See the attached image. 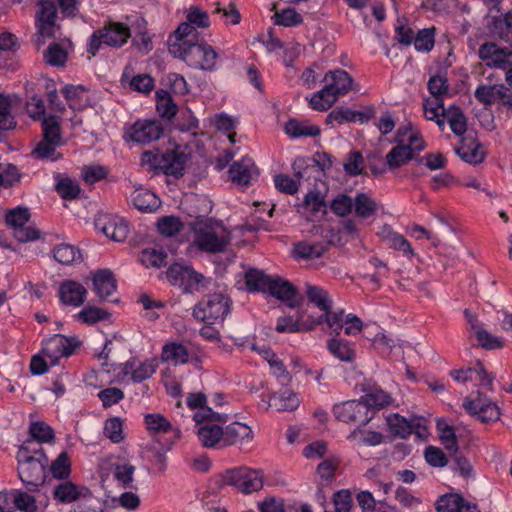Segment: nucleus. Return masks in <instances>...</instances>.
I'll return each mask as SVG.
<instances>
[{
	"label": "nucleus",
	"instance_id": "53",
	"mask_svg": "<svg viewBox=\"0 0 512 512\" xmlns=\"http://www.w3.org/2000/svg\"><path fill=\"white\" fill-rule=\"evenodd\" d=\"M50 471L55 479L65 480L70 476L71 462L66 452L60 453L51 463Z\"/></svg>",
	"mask_w": 512,
	"mask_h": 512
},
{
	"label": "nucleus",
	"instance_id": "59",
	"mask_svg": "<svg viewBox=\"0 0 512 512\" xmlns=\"http://www.w3.org/2000/svg\"><path fill=\"white\" fill-rule=\"evenodd\" d=\"M354 209L358 216L368 217L375 214L377 203L367 194H358L353 201Z\"/></svg>",
	"mask_w": 512,
	"mask_h": 512
},
{
	"label": "nucleus",
	"instance_id": "32",
	"mask_svg": "<svg viewBox=\"0 0 512 512\" xmlns=\"http://www.w3.org/2000/svg\"><path fill=\"white\" fill-rule=\"evenodd\" d=\"M373 115V110H369V112H357V110H352V108L336 106V108H333L328 114L326 123H334V121H338V123H344V121H360L361 123H365V121H369Z\"/></svg>",
	"mask_w": 512,
	"mask_h": 512
},
{
	"label": "nucleus",
	"instance_id": "51",
	"mask_svg": "<svg viewBox=\"0 0 512 512\" xmlns=\"http://www.w3.org/2000/svg\"><path fill=\"white\" fill-rule=\"evenodd\" d=\"M43 139L61 143V126L57 116H47L42 119Z\"/></svg>",
	"mask_w": 512,
	"mask_h": 512
},
{
	"label": "nucleus",
	"instance_id": "40",
	"mask_svg": "<svg viewBox=\"0 0 512 512\" xmlns=\"http://www.w3.org/2000/svg\"><path fill=\"white\" fill-rule=\"evenodd\" d=\"M285 132L292 138L299 136H319L321 129L319 125H314L309 120H289L285 124Z\"/></svg>",
	"mask_w": 512,
	"mask_h": 512
},
{
	"label": "nucleus",
	"instance_id": "63",
	"mask_svg": "<svg viewBox=\"0 0 512 512\" xmlns=\"http://www.w3.org/2000/svg\"><path fill=\"white\" fill-rule=\"evenodd\" d=\"M104 434L113 443H120L124 439L123 423L120 418H110L105 422Z\"/></svg>",
	"mask_w": 512,
	"mask_h": 512
},
{
	"label": "nucleus",
	"instance_id": "9",
	"mask_svg": "<svg viewBox=\"0 0 512 512\" xmlns=\"http://www.w3.org/2000/svg\"><path fill=\"white\" fill-rule=\"evenodd\" d=\"M307 296L316 307L320 309L322 314L320 320H360L357 313H348L344 306H336L329 292L324 291L321 287H308Z\"/></svg>",
	"mask_w": 512,
	"mask_h": 512
},
{
	"label": "nucleus",
	"instance_id": "47",
	"mask_svg": "<svg viewBox=\"0 0 512 512\" xmlns=\"http://www.w3.org/2000/svg\"><path fill=\"white\" fill-rule=\"evenodd\" d=\"M54 498L60 503H72L81 496V489L70 481L60 483L53 492Z\"/></svg>",
	"mask_w": 512,
	"mask_h": 512
},
{
	"label": "nucleus",
	"instance_id": "6",
	"mask_svg": "<svg viewBox=\"0 0 512 512\" xmlns=\"http://www.w3.org/2000/svg\"><path fill=\"white\" fill-rule=\"evenodd\" d=\"M130 36V29L127 25L120 22H109L103 28L92 33L86 51L95 56L103 44L120 48L128 41Z\"/></svg>",
	"mask_w": 512,
	"mask_h": 512
},
{
	"label": "nucleus",
	"instance_id": "48",
	"mask_svg": "<svg viewBox=\"0 0 512 512\" xmlns=\"http://www.w3.org/2000/svg\"><path fill=\"white\" fill-rule=\"evenodd\" d=\"M198 437L205 447H214L223 436V429L217 424L206 423L198 429Z\"/></svg>",
	"mask_w": 512,
	"mask_h": 512
},
{
	"label": "nucleus",
	"instance_id": "52",
	"mask_svg": "<svg viewBox=\"0 0 512 512\" xmlns=\"http://www.w3.org/2000/svg\"><path fill=\"white\" fill-rule=\"evenodd\" d=\"M183 222L177 216H163L157 222V229L160 234L171 237L182 231Z\"/></svg>",
	"mask_w": 512,
	"mask_h": 512
},
{
	"label": "nucleus",
	"instance_id": "35",
	"mask_svg": "<svg viewBox=\"0 0 512 512\" xmlns=\"http://www.w3.org/2000/svg\"><path fill=\"white\" fill-rule=\"evenodd\" d=\"M60 299L64 304L79 306L84 302L86 289L75 281H66L60 286Z\"/></svg>",
	"mask_w": 512,
	"mask_h": 512
},
{
	"label": "nucleus",
	"instance_id": "42",
	"mask_svg": "<svg viewBox=\"0 0 512 512\" xmlns=\"http://www.w3.org/2000/svg\"><path fill=\"white\" fill-rule=\"evenodd\" d=\"M156 110L161 118L167 120H171L176 115L178 107L167 90L156 91Z\"/></svg>",
	"mask_w": 512,
	"mask_h": 512
},
{
	"label": "nucleus",
	"instance_id": "26",
	"mask_svg": "<svg viewBox=\"0 0 512 512\" xmlns=\"http://www.w3.org/2000/svg\"><path fill=\"white\" fill-rule=\"evenodd\" d=\"M258 353L269 365L271 374L274 375L279 383L282 385L289 383L291 375L289 370L285 367L284 361L281 359L280 355H277V353H275L274 350H271V348H259Z\"/></svg>",
	"mask_w": 512,
	"mask_h": 512
},
{
	"label": "nucleus",
	"instance_id": "39",
	"mask_svg": "<svg viewBox=\"0 0 512 512\" xmlns=\"http://www.w3.org/2000/svg\"><path fill=\"white\" fill-rule=\"evenodd\" d=\"M444 111H446V108L444 107V103L441 99H436V97H432V99H424L423 112L426 119H429V121H435L436 125H438L442 130L445 128Z\"/></svg>",
	"mask_w": 512,
	"mask_h": 512
},
{
	"label": "nucleus",
	"instance_id": "7",
	"mask_svg": "<svg viewBox=\"0 0 512 512\" xmlns=\"http://www.w3.org/2000/svg\"><path fill=\"white\" fill-rule=\"evenodd\" d=\"M168 281L182 289L184 293L204 291L211 280L195 271L191 265L174 263L166 271Z\"/></svg>",
	"mask_w": 512,
	"mask_h": 512
},
{
	"label": "nucleus",
	"instance_id": "41",
	"mask_svg": "<svg viewBox=\"0 0 512 512\" xmlns=\"http://www.w3.org/2000/svg\"><path fill=\"white\" fill-rule=\"evenodd\" d=\"M469 333L476 337L478 344L484 349H501L504 345L499 336H494L488 330L482 329L478 323H471Z\"/></svg>",
	"mask_w": 512,
	"mask_h": 512
},
{
	"label": "nucleus",
	"instance_id": "17",
	"mask_svg": "<svg viewBox=\"0 0 512 512\" xmlns=\"http://www.w3.org/2000/svg\"><path fill=\"white\" fill-rule=\"evenodd\" d=\"M450 375L457 383L463 385L471 383L480 387H488V385H492L494 380L493 376L483 367L481 361H477L474 367L453 368L450 370Z\"/></svg>",
	"mask_w": 512,
	"mask_h": 512
},
{
	"label": "nucleus",
	"instance_id": "58",
	"mask_svg": "<svg viewBox=\"0 0 512 512\" xmlns=\"http://www.w3.org/2000/svg\"><path fill=\"white\" fill-rule=\"evenodd\" d=\"M44 60L51 66L60 67L66 63L67 53L60 44L53 43L45 51Z\"/></svg>",
	"mask_w": 512,
	"mask_h": 512
},
{
	"label": "nucleus",
	"instance_id": "38",
	"mask_svg": "<svg viewBox=\"0 0 512 512\" xmlns=\"http://www.w3.org/2000/svg\"><path fill=\"white\" fill-rule=\"evenodd\" d=\"M253 430L250 426L234 422L229 424L223 430V440L227 445H235L242 442L244 439L252 438Z\"/></svg>",
	"mask_w": 512,
	"mask_h": 512
},
{
	"label": "nucleus",
	"instance_id": "24",
	"mask_svg": "<svg viewBox=\"0 0 512 512\" xmlns=\"http://www.w3.org/2000/svg\"><path fill=\"white\" fill-rule=\"evenodd\" d=\"M158 367V362L155 358L146 359L143 362L137 360L127 361L122 368V373L125 376H130L133 382L140 383L150 378Z\"/></svg>",
	"mask_w": 512,
	"mask_h": 512
},
{
	"label": "nucleus",
	"instance_id": "10",
	"mask_svg": "<svg viewBox=\"0 0 512 512\" xmlns=\"http://www.w3.org/2000/svg\"><path fill=\"white\" fill-rule=\"evenodd\" d=\"M292 169L295 178L284 173L274 177L275 186L283 193H296L303 178L311 179V176L318 178L321 172L317 165H309L305 158H296L292 163Z\"/></svg>",
	"mask_w": 512,
	"mask_h": 512
},
{
	"label": "nucleus",
	"instance_id": "37",
	"mask_svg": "<svg viewBox=\"0 0 512 512\" xmlns=\"http://www.w3.org/2000/svg\"><path fill=\"white\" fill-rule=\"evenodd\" d=\"M386 422L393 434L396 436H400L401 438H407L412 434L414 428L421 427L420 424H417L416 420H407L401 414H389L386 418Z\"/></svg>",
	"mask_w": 512,
	"mask_h": 512
},
{
	"label": "nucleus",
	"instance_id": "8",
	"mask_svg": "<svg viewBox=\"0 0 512 512\" xmlns=\"http://www.w3.org/2000/svg\"><path fill=\"white\" fill-rule=\"evenodd\" d=\"M258 290L274 295L289 307H296L301 300L299 292L291 281L283 279L280 275L265 274L263 270H258Z\"/></svg>",
	"mask_w": 512,
	"mask_h": 512
},
{
	"label": "nucleus",
	"instance_id": "45",
	"mask_svg": "<svg viewBox=\"0 0 512 512\" xmlns=\"http://www.w3.org/2000/svg\"><path fill=\"white\" fill-rule=\"evenodd\" d=\"M301 404V399L297 393L294 391H283V393H275L272 395L268 401V405L270 407H275V409H296Z\"/></svg>",
	"mask_w": 512,
	"mask_h": 512
},
{
	"label": "nucleus",
	"instance_id": "49",
	"mask_svg": "<svg viewBox=\"0 0 512 512\" xmlns=\"http://www.w3.org/2000/svg\"><path fill=\"white\" fill-rule=\"evenodd\" d=\"M55 190L60 195V197L65 200L76 199L81 192L79 184L69 177L59 178L55 184Z\"/></svg>",
	"mask_w": 512,
	"mask_h": 512
},
{
	"label": "nucleus",
	"instance_id": "14",
	"mask_svg": "<svg viewBox=\"0 0 512 512\" xmlns=\"http://www.w3.org/2000/svg\"><path fill=\"white\" fill-rule=\"evenodd\" d=\"M74 339L62 335H55L42 343L40 352L49 360L50 365L59 364L62 358L71 356L78 346Z\"/></svg>",
	"mask_w": 512,
	"mask_h": 512
},
{
	"label": "nucleus",
	"instance_id": "60",
	"mask_svg": "<svg viewBox=\"0 0 512 512\" xmlns=\"http://www.w3.org/2000/svg\"><path fill=\"white\" fill-rule=\"evenodd\" d=\"M33 440L39 443L50 442L54 438L53 429L45 422H33L29 428Z\"/></svg>",
	"mask_w": 512,
	"mask_h": 512
},
{
	"label": "nucleus",
	"instance_id": "29",
	"mask_svg": "<svg viewBox=\"0 0 512 512\" xmlns=\"http://www.w3.org/2000/svg\"><path fill=\"white\" fill-rule=\"evenodd\" d=\"M316 165L320 170L319 176L318 178L313 177V179H315L314 188L313 190H309L304 198L305 206H309L312 210H315V212L321 210L322 206H324L326 191V184L321 180L326 163H316Z\"/></svg>",
	"mask_w": 512,
	"mask_h": 512
},
{
	"label": "nucleus",
	"instance_id": "11",
	"mask_svg": "<svg viewBox=\"0 0 512 512\" xmlns=\"http://www.w3.org/2000/svg\"><path fill=\"white\" fill-rule=\"evenodd\" d=\"M230 299L221 294L208 295L193 310L195 320H224L230 313Z\"/></svg>",
	"mask_w": 512,
	"mask_h": 512
},
{
	"label": "nucleus",
	"instance_id": "30",
	"mask_svg": "<svg viewBox=\"0 0 512 512\" xmlns=\"http://www.w3.org/2000/svg\"><path fill=\"white\" fill-rule=\"evenodd\" d=\"M327 248L326 241H298L292 247V254L296 259H313L325 254Z\"/></svg>",
	"mask_w": 512,
	"mask_h": 512
},
{
	"label": "nucleus",
	"instance_id": "33",
	"mask_svg": "<svg viewBox=\"0 0 512 512\" xmlns=\"http://www.w3.org/2000/svg\"><path fill=\"white\" fill-rule=\"evenodd\" d=\"M133 206L144 213L155 212L161 205V201L156 194L147 189H136L131 194Z\"/></svg>",
	"mask_w": 512,
	"mask_h": 512
},
{
	"label": "nucleus",
	"instance_id": "12",
	"mask_svg": "<svg viewBox=\"0 0 512 512\" xmlns=\"http://www.w3.org/2000/svg\"><path fill=\"white\" fill-rule=\"evenodd\" d=\"M462 406L470 415H474L483 423L498 421L501 417L500 406L483 393H477L475 397H466Z\"/></svg>",
	"mask_w": 512,
	"mask_h": 512
},
{
	"label": "nucleus",
	"instance_id": "57",
	"mask_svg": "<svg viewBox=\"0 0 512 512\" xmlns=\"http://www.w3.org/2000/svg\"><path fill=\"white\" fill-rule=\"evenodd\" d=\"M349 438L357 444L377 445L383 442V435L379 431H369V429H354Z\"/></svg>",
	"mask_w": 512,
	"mask_h": 512
},
{
	"label": "nucleus",
	"instance_id": "44",
	"mask_svg": "<svg viewBox=\"0 0 512 512\" xmlns=\"http://www.w3.org/2000/svg\"><path fill=\"white\" fill-rule=\"evenodd\" d=\"M380 236L383 240H386L390 246L401 250L404 254H414L410 241L402 234H397L392 230L391 226H383L380 232Z\"/></svg>",
	"mask_w": 512,
	"mask_h": 512
},
{
	"label": "nucleus",
	"instance_id": "13",
	"mask_svg": "<svg viewBox=\"0 0 512 512\" xmlns=\"http://www.w3.org/2000/svg\"><path fill=\"white\" fill-rule=\"evenodd\" d=\"M29 218V210L23 207L11 209L6 214V223L12 227L14 237L21 243L34 241L40 237L39 230L25 226Z\"/></svg>",
	"mask_w": 512,
	"mask_h": 512
},
{
	"label": "nucleus",
	"instance_id": "15",
	"mask_svg": "<svg viewBox=\"0 0 512 512\" xmlns=\"http://www.w3.org/2000/svg\"><path fill=\"white\" fill-rule=\"evenodd\" d=\"M57 17V6L53 0H39L35 14V26L38 34L45 38L55 37Z\"/></svg>",
	"mask_w": 512,
	"mask_h": 512
},
{
	"label": "nucleus",
	"instance_id": "5",
	"mask_svg": "<svg viewBox=\"0 0 512 512\" xmlns=\"http://www.w3.org/2000/svg\"><path fill=\"white\" fill-rule=\"evenodd\" d=\"M31 444L26 441L18 451V475L29 491L36 492L45 482L47 458L44 454L40 457L30 455Z\"/></svg>",
	"mask_w": 512,
	"mask_h": 512
},
{
	"label": "nucleus",
	"instance_id": "56",
	"mask_svg": "<svg viewBox=\"0 0 512 512\" xmlns=\"http://www.w3.org/2000/svg\"><path fill=\"white\" fill-rule=\"evenodd\" d=\"M213 15H219L220 20L224 24L236 25L240 23L241 15L234 4L229 3L227 6H221L220 3L215 4V8L212 10Z\"/></svg>",
	"mask_w": 512,
	"mask_h": 512
},
{
	"label": "nucleus",
	"instance_id": "34",
	"mask_svg": "<svg viewBox=\"0 0 512 512\" xmlns=\"http://www.w3.org/2000/svg\"><path fill=\"white\" fill-rule=\"evenodd\" d=\"M456 153L467 163L473 164L482 163L485 157L481 144L474 141L472 137L462 139L460 146L456 148Z\"/></svg>",
	"mask_w": 512,
	"mask_h": 512
},
{
	"label": "nucleus",
	"instance_id": "18",
	"mask_svg": "<svg viewBox=\"0 0 512 512\" xmlns=\"http://www.w3.org/2000/svg\"><path fill=\"white\" fill-rule=\"evenodd\" d=\"M187 21L181 23L175 31L177 40L184 38H197L198 28H207L210 26L209 16L206 11L202 10L197 6H193L189 9L186 16Z\"/></svg>",
	"mask_w": 512,
	"mask_h": 512
},
{
	"label": "nucleus",
	"instance_id": "55",
	"mask_svg": "<svg viewBox=\"0 0 512 512\" xmlns=\"http://www.w3.org/2000/svg\"><path fill=\"white\" fill-rule=\"evenodd\" d=\"M60 144L61 143L59 142L43 139L37 144L32 154L37 159H49L51 161H56L61 157V155L56 152V147Z\"/></svg>",
	"mask_w": 512,
	"mask_h": 512
},
{
	"label": "nucleus",
	"instance_id": "19",
	"mask_svg": "<svg viewBox=\"0 0 512 512\" xmlns=\"http://www.w3.org/2000/svg\"><path fill=\"white\" fill-rule=\"evenodd\" d=\"M480 60L489 67H499L506 69L510 66V58H512V49L501 48L495 42H484L478 50Z\"/></svg>",
	"mask_w": 512,
	"mask_h": 512
},
{
	"label": "nucleus",
	"instance_id": "20",
	"mask_svg": "<svg viewBox=\"0 0 512 512\" xmlns=\"http://www.w3.org/2000/svg\"><path fill=\"white\" fill-rule=\"evenodd\" d=\"M164 129L158 120H138L130 128L129 138L139 144H149L160 139Z\"/></svg>",
	"mask_w": 512,
	"mask_h": 512
},
{
	"label": "nucleus",
	"instance_id": "36",
	"mask_svg": "<svg viewBox=\"0 0 512 512\" xmlns=\"http://www.w3.org/2000/svg\"><path fill=\"white\" fill-rule=\"evenodd\" d=\"M161 359L163 362H167L172 365H181L188 362L189 353L183 344L170 342L163 346Z\"/></svg>",
	"mask_w": 512,
	"mask_h": 512
},
{
	"label": "nucleus",
	"instance_id": "4",
	"mask_svg": "<svg viewBox=\"0 0 512 512\" xmlns=\"http://www.w3.org/2000/svg\"><path fill=\"white\" fill-rule=\"evenodd\" d=\"M324 87L316 91L309 100L311 107L314 109H329L335 104L341 94H347L352 84L353 78L347 70H331L324 76Z\"/></svg>",
	"mask_w": 512,
	"mask_h": 512
},
{
	"label": "nucleus",
	"instance_id": "62",
	"mask_svg": "<svg viewBox=\"0 0 512 512\" xmlns=\"http://www.w3.org/2000/svg\"><path fill=\"white\" fill-rule=\"evenodd\" d=\"M328 349L340 360H353L355 356V351L350 348L349 344L338 340V338H331L328 341Z\"/></svg>",
	"mask_w": 512,
	"mask_h": 512
},
{
	"label": "nucleus",
	"instance_id": "25",
	"mask_svg": "<svg viewBox=\"0 0 512 512\" xmlns=\"http://www.w3.org/2000/svg\"><path fill=\"white\" fill-rule=\"evenodd\" d=\"M187 159V155L178 148L168 150L165 153H163L161 171L165 175H170L174 176L175 178H179L183 176Z\"/></svg>",
	"mask_w": 512,
	"mask_h": 512
},
{
	"label": "nucleus",
	"instance_id": "21",
	"mask_svg": "<svg viewBox=\"0 0 512 512\" xmlns=\"http://www.w3.org/2000/svg\"><path fill=\"white\" fill-rule=\"evenodd\" d=\"M333 413L336 419L345 423H367V406L363 405V397L359 401H344L333 406Z\"/></svg>",
	"mask_w": 512,
	"mask_h": 512
},
{
	"label": "nucleus",
	"instance_id": "16",
	"mask_svg": "<svg viewBox=\"0 0 512 512\" xmlns=\"http://www.w3.org/2000/svg\"><path fill=\"white\" fill-rule=\"evenodd\" d=\"M220 478L224 485L232 486L245 495L256 491V471L251 468L242 466L229 469L221 473Z\"/></svg>",
	"mask_w": 512,
	"mask_h": 512
},
{
	"label": "nucleus",
	"instance_id": "50",
	"mask_svg": "<svg viewBox=\"0 0 512 512\" xmlns=\"http://www.w3.org/2000/svg\"><path fill=\"white\" fill-rule=\"evenodd\" d=\"M12 102L8 95L0 94V129L9 130L16 126V121L11 113Z\"/></svg>",
	"mask_w": 512,
	"mask_h": 512
},
{
	"label": "nucleus",
	"instance_id": "61",
	"mask_svg": "<svg viewBox=\"0 0 512 512\" xmlns=\"http://www.w3.org/2000/svg\"><path fill=\"white\" fill-rule=\"evenodd\" d=\"M135 466L129 463L117 464L114 468V477L123 488L132 487Z\"/></svg>",
	"mask_w": 512,
	"mask_h": 512
},
{
	"label": "nucleus",
	"instance_id": "28",
	"mask_svg": "<svg viewBox=\"0 0 512 512\" xmlns=\"http://www.w3.org/2000/svg\"><path fill=\"white\" fill-rule=\"evenodd\" d=\"M391 402L392 398L390 393H387V391H384V389H369V391H367L363 395V404L366 406L367 414L366 423H369L370 419H372L375 409H380V407L389 406Z\"/></svg>",
	"mask_w": 512,
	"mask_h": 512
},
{
	"label": "nucleus",
	"instance_id": "64",
	"mask_svg": "<svg viewBox=\"0 0 512 512\" xmlns=\"http://www.w3.org/2000/svg\"><path fill=\"white\" fill-rule=\"evenodd\" d=\"M334 511L324 512H351L353 498L350 490H338L333 496Z\"/></svg>",
	"mask_w": 512,
	"mask_h": 512
},
{
	"label": "nucleus",
	"instance_id": "43",
	"mask_svg": "<svg viewBox=\"0 0 512 512\" xmlns=\"http://www.w3.org/2000/svg\"><path fill=\"white\" fill-rule=\"evenodd\" d=\"M52 253L54 259L63 265H71L82 260L80 250L66 243L55 246Z\"/></svg>",
	"mask_w": 512,
	"mask_h": 512
},
{
	"label": "nucleus",
	"instance_id": "27",
	"mask_svg": "<svg viewBox=\"0 0 512 512\" xmlns=\"http://www.w3.org/2000/svg\"><path fill=\"white\" fill-rule=\"evenodd\" d=\"M93 290L99 298L105 300L112 295L117 288L116 279L109 269H99L93 273Z\"/></svg>",
	"mask_w": 512,
	"mask_h": 512
},
{
	"label": "nucleus",
	"instance_id": "23",
	"mask_svg": "<svg viewBox=\"0 0 512 512\" xmlns=\"http://www.w3.org/2000/svg\"><path fill=\"white\" fill-rule=\"evenodd\" d=\"M187 405L191 409H198L193 415V419L198 424L205 421H215L218 423H225L227 421L225 415L214 412L210 407L206 406V396L202 393L190 394L187 397Z\"/></svg>",
	"mask_w": 512,
	"mask_h": 512
},
{
	"label": "nucleus",
	"instance_id": "22",
	"mask_svg": "<svg viewBox=\"0 0 512 512\" xmlns=\"http://www.w3.org/2000/svg\"><path fill=\"white\" fill-rule=\"evenodd\" d=\"M95 226L96 229L103 232L106 237L116 242H123L129 233L127 221L110 215H103L97 218Z\"/></svg>",
	"mask_w": 512,
	"mask_h": 512
},
{
	"label": "nucleus",
	"instance_id": "54",
	"mask_svg": "<svg viewBox=\"0 0 512 512\" xmlns=\"http://www.w3.org/2000/svg\"><path fill=\"white\" fill-rule=\"evenodd\" d=\"M340 466V460L337 456H330L320 462L316 468V473L320 477L321 483L325 481H331L335 478L337 468Z\"/></svg>",
	"mask_w": 512,
	"mask_h": 512
},
{
	"label": "nucleus",
	"instance_id": "1",
	"mask_svg": "<svg viewBox=\"0 0 512 512\" xmlns=\"http://www.w3.org/2000/svg\"><path fill=\"white\" fill-rule=\"evenodd\" d=\"M170 45L169 51L175 57L185 61L190 67L205 71L216 69L218 58L214 48L198 38H184Z\"/></svg>",
	"mask_w": 512,
	"mask_h": 512
},
{
	"label": "nucleus",
	"instance_id": "3",
	"mask_svg": "<svg viewBox=\"0 0 512 512\" xmlns=\"http://www.w3.org/2000/svg\"><path fill=\"white\" fill-rule=\"evenodd\" d=\"M194 244L201 251L221 253L229 244L228 233L221 222L209 219H199L192 223Z\"/></svg>",
	"mask_w": 512,
	"mask_h": 512
},
{
	"label": "nucleus",
	"instance_id": "2",
	"mask_svg": "<svg viewBox=\"0 0 512 512\" xmlns=\"http://www.w3.org/2000/svg\"><path fill=\"white\" fill-rule=\"evenodd\" d=\"M395 145L386 154V164L390 170L409 163L417 151L424 149L425 142L412 124L401 125L395 133Z\"/></svg>",
	"mask_w": 512,
	"mask_h": 512
},
{
	"label": "nucleus",
	"instance_id": "31",
	"mask_svg": "<svg viewBox=\"0 0 512 512\" xmlns=\"http://www.w3.org/2000/svg\"><path fill=\"white\" fill-rule=\"evenodd\" d=\"M144 424L150 435L156 436L173 432L175 436H179V429L173 427L171 422L159 413H150L144 416Z\"/></svg>",
	"mask_w": 512,
	"mask_h": 512
},
{
	"label": "nucleus",
	"instance_id": "46",
	"mask_svg": "<svg viewBox=\"0 0 512 512\" xmlns=\"http://www.w3.org/2000/svg\"><path fill=\"white\" fill-rule=\"evenodd\" d=\"M445 121L450 124L451 130L458 136H462L467 130V119L459 106H449L446 108Z\"/></svg>",
	"mask_w": 512,
	"mask_h": 512
}]
</instances>
